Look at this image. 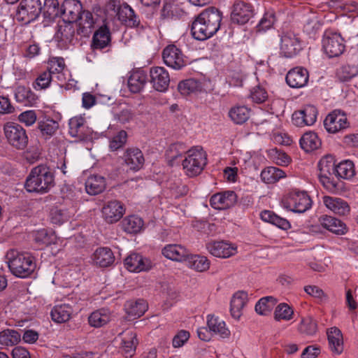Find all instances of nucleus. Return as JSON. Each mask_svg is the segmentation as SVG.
I'll use <instances>...</instances> for the list:
<instances>
[{
  "label": "nucleus",
  "mask_w": 358,
  "mask_h": 358,
  "mask_svg": "<svg viewBox=\"0 0 358 358\" xmlns=\"http://www.w3.org/2000/svg\"><path fill=\"white\" fill-rule=\"evenodd\" d=\"M222 13L215 7L203 10L192 24V34L198 41H205L214 36L220 28Z\"/></svg>",
  "instance_id": "nucleus-1"
},
{
  "label": "nucleus",
  "mask_w": 358,
  "mask_h": 358,
  "mask_svg": "<svg viewBox=\"0 0 358 358\" xmlns=\"http://www.w3.org/2000/svg\"><path fill=\"white\" fill-rule=\"evenodd\" d=\"M54 186V174L49 167L44 165L33 168L24 184L27 192L41 194L48 192Z\"/></svg>",
  "instance_id": "nucleus-2"
},
{
  "label": "nucleus",
  "mask_w": 358,
  "mask_h": 358,
  "mask_svg": "<svg viewBox=\"0 0 358 358\" xmlns=\"http://www.w3.org/2000/svg\"><path fill=\"white\" fill-rule=\"evenodd\" d=\"M6 258L10 271L19 278L29 276L36 266L34 258L29 253H20L11 250L7 253Z\"/></svg>",
  "instance_id": "nucleus-3"
},
{
  "label": "nucleus",
  "mask_w": 358,
  "mask_h": 358,
  "mask_svg": "<svg viewBox=\"0 0 358 358\" xmlns=\"http://www.w3.org/2000/svg\"><path fill=\"white\" fill-rule=\"evenodd\" d=\"M319 180L322 186L329 192L336 193L341 189L340 182L336 178V166L332 155L323 157L318 163Z\"/></svg>",
  "instance_id": "nucleus-4"
},
{
  "label": "nucleus",
  "mask_w": 358,
  "mask_h": 358,
  "mask_svg": "<svg viewBox=\"0 0 358 358\" xmlns=\"http://www.w3.org/2000/svg\"><path fill=\"white\" fill-rule=\"evenodd\" d=\"M207 164V155L201 147H194L186 152L182 160V168L189 177H194L201 173Z\"/></svg>",
  "instance_id": "nucleus-5"
},
{
  "label": "nucleus",
  "mask_w": 358,
  "mask_h": 358,
  "mask_svg": "<svg viewBox=\"0 0 358 358\" xmlns=\"http://www.w3.org/2000/svg\"><path fill=\"white\" fill-rule=\"evenodd\" d=\"M3 134L7 143L14 149L23 150L27 148L29 138L20 124L7 122L3 126Z\"/></svg>",
  "instance_id": "nucleus-6"
},
{
  "label": "nucleus",
  "mask_w": 358,
  "mask_h": 358,
  "mask_svg": "<svg viewBox=\"0 0 358 358\" xmlns=\"http://www.w3.org/2000/svg\"><path fill=\"white\" fill-rule=\"evenodd\" d=\"M41 10L40 0H21L16 10L15 17L17 21L27 24L38 17Z\"/></svg>",
  "instance_id": "nucleus-7"
},
{
  "label": "nucleus",
  "mask_w": 358,
  "mask_h": 358,
  "mask_svg": "<svg viewBox=\"0 0 358 358\" xmlns=\"http://www.w3.org/2000/svg\"><path fill=\"white\" fill-rule=\"evenodd\" d=\"M311 206L312 201L308 194L296 189L289 192L284 201L286 208L298 213H305Z\"/></svg>",
  "instance_id": "nucleus-8"
},
{
  "label": "nucleus",
  "mask_w": 358,
  "mask_h": 358,
  "mask_svg": "<svg viewBox=\"0 0 358 358\" xmlns=\"http://www.w3.org/2000/svg\"><path fill=\"white\" fill-rule=\"evenodd\" d=\"M280 55L287 58L297 55L302 50L300 38L293 31H282L280 35Z\"/></svg>",
  "instance_id": "nucleus-9"
},
{
  "label": "nucleus",
  "mask_w": 358,
  "mask_h": 358,
  "mask_svg": "<svg viewBox=\"0 0 358 358\" xmlns=\"http://www.w3.org/2000/svg\"><path fill=\"white\" fill-rule=\"evenodd\" d=\"M345 45L341 36L331 30L324 33L322 48L329 57H336L342 55L345 50Z\"/></svg>",
  "instance_id": "nucleus-10"
},
{
  "label": "nucleus",
  "mask_w": 358,
  "mask_h": 358,
  "mask_svg": "<svg viewBox=\"0 0 358 358\" xmlns=\"http://www.w3.org/2000/svg\"><path fill=\"white\" fill-rule=\"evenodd\" d=\"M55 39L61 49H67L69 45L75 44L78 39L76 37V27L73 23L62 21L57 26Z\"/></svg>",
  "instance_id": "nucleus-11"
},
{
  "label": "nucleus",
  "mask_w": 358,
  "mask_h": 358,
  "mask_svg": "<svg viewBox=\"0 0 358 358\" xmlns=\"http://www.w3.org/2000/svg\"><path fill=\"white\" fill-rule=\"evenodd\" d=\"M350 124L346 114L341 110H334L329 113L324 120V127L330 134H336L348 128Z\"/></svg>",
  "instance_id": "nucleus-12"
},
{
  "label": "nucleus",
  "mask_w": 358,
  "mask_h": 358,
  "mask_svg": "<svg viewBox=\"0 0 358 358\" xmlns=\"http://www.w3.org/2000/svg\"><path fill=\"white\" fill-rule=\"evenodd\" d=\"M164 64L175 70H180L187 65L186 57L175 45L166 46L162 52Z\"/></svg>",
  "instance_id": "nucleus-13"
},
{
  "label": "nucleus",
  "mask_w": 358,
  "mask_h": 358,
  "mask_svg": "<svg viewBox=\"0 0 358 358\" xmlns=\"http://www.w3.org/2000/svg\"><path fill=\"white\" fill-rule=\"evenodd\" d=\"M255 11L251 4L238 1L234 3L231 13V20L234 24H245L254 16Z\"/></svg>",
  "instance_id": "nucleus-14"
},
{
  "label": "nucleus",
  "mask_w": 358,
  "mask_h": 358,
  "mask_svg": "<svg viewBox=\"0 0 358 358\" xmlns=\"http://www.w3.org/2000/svg\"><path fill=\"white\" fill-rule=\"evenodd\" d=\"M118 20L127 27L144 29L145 24H141L134 10L127 3L120 6L117 10Z\"/></svg>",
  "instance_id": "nucleus-15"
},
{
  "label": "nucleus",
  "mask_w": 358,
  "mask_h": 358,
  "mask_svg": "<svg viewBox=\"0 0 358 358\" xmlns=\"http://www.w3.org/2000/svg\"><path fill=\"white\" fill-rule=\"evenodd\" d=\"M237 195L234 191H224L213 194L210 199V205L217 210H225L235 205Z\"/></svg>",
  "instance_id": "nucleus-16"
},
{
  "label": "nucleus",
  "mask_w": 358,
  "mask_h": 358,
  "mask_svg": "<svg viewBox=\"0 0 358 358\" xmlns=\"http://www.w3.org/2000/svg\"><path fill=\"white\" fill-rule=\"evenodd\" d=\"M150 83L153 88L159 92L168 90L170 83V76L168 71L161 66H155L150 71Z\"/></svg>",
  "instance_id": "nucleus-17"
},
{
  "label": "nucleus",
  "mask_w": 358,
  "mask_h": 358,
  "mask_svg": "<svg viewBox=\"0 0 358 358\" xmlns=\"http://www.w3.org/2000/svg\"><path fill=\"white\" fill-rule=\"evenodd\" d=\"M83 11L78 0H64L61 6V16L64 22L74 23Z\"/></svg>",
  "instance_id": "nucleus-18"
},
{
  "label": "nucleus",
  "mask_w": 358,
  "mask_h": 358,
  "mask_svg": "<svg viewBox=\"0 0 358 358\" xmlns=\"http://www.w3.org/2000/svg\"><path fill=\"white\" fill-rule=\"evenodd\" d=\"M124 266L130 272L139 273L149 271L152 267V263L139 254L132 253L124 259Z\"/></svg>",
  "instance_id": "nucleus-19"
},
{
  "label": "nucleus",
  "mask_w": 358,
  "mask_h": 358,
  "mask_svg": "<svg viewBox=\"0 0 358 358\" xmlns=\"http://www.w3.org/2000/svg\"><path fill=\"white\" fill-rule=\"evenodd\" d=\"M285 79L289 87L301 88L307 85L309 73L307 69L303 67H295L288 71Z\"/></svg>",
  "instance_id": "nucleus-20"
},
{
  "label": "nucleus",
  "mask_w": 358,
  "mask_h": 358,
  "mask_svg": "<svg viewBox=\"0 0 358 358\" xmlns=\"http://www.w3.org/2000/svg\"><path fill=\"white\" fill-rule=\"evenodd\" d=\"M206 248L211 255L220 258H228L236 252V247L226 241L209 243Z\"/></svg>",
  "instance_id": "nucleus-21"
},
{
  "label": "nucleus",
  "mask_w": 358,
  "mask_h": 358,
  "mask_svg": "<svg viewBox=\"0 0 358 358\" xmlns=\"http://www.w3.org/2000/svg\"><path fill=\"white\" fill-rule=\"evenodd\" d=\"M124 213L123 206L116 200L108 201L102 208L103 217L108 223L117 222L122 217Z\"/></svg>",
  "instance_id": "nucleus-22"
},
{
  "label": "nucleus",
  "mask_w": 358,
  "mask_h": 358,
  "mask_svg": "<svg viewBox=\"0 0 358 358\" xmlns=\"http://www.w3.org/2000/svg\"><path fill=\"white\" fill-rule=\"evenodd\" d=\"M125 164L132 171L140 170L145 162L141 150L137 148H130L126 150L123 155Z\"/></svg>",
  "instance_id": "nucleus-23"
},
{
  "label": "nucleus",
  "mask_w": 358,
  "mask_h": 358,
  "mask_svg": "<svg viewBox=\"0 0 358 358\" xmlns=\"http://www.w3.org/2000/svg\"><path fill=\"white\" fill-rule=\"evenodd\" d=\"M322 201L324 206L334 214L345 216L350 213V208L348 203L341 198L324 196L322 197Z\"/></svg>",
  "instance_id": "nucleus-24"
},
{
  "label": "nucleus",
  "mask_w": 358,
  "mask_h": 358,
  "mask_svg": "<svg viewBox=\"0 0 358 358\" xmlns=\"http://www.w3.org/2000/svg\"><path fill=\"white\" fill-rule=\"evenodd\" d=\"M148 306L143 299L128 301L124 305V310L128 320H134L141 317L148 310Z\"/></svg>",
  "instance_id": "nucleus-25"
},
{
  "label": "nucleus",
  "mask_w": 358,
  "mask_h": 358,
  "mask_svg": "<svg viewBox=\"0 0 358 358\" xmlns=\"http://www.w3.org/2000/svg\"><path fill=\"white\" fill-rule=\"evenodd\" d=\"M121 337V350L125 357H131L136 351L138 344L136 334L133 331H127L120 334Z\"/></svg>",
  "instance_id": "nucleus-26"
},
{
  "label": "nucleus",
  "mask_w": 358,
  "mask_h": 358,
  "mask_svg": "<svg viewBox=\"0 0 358 358\" xmlns=\"http://www.w3.org/2000/svg\"><path fill=\"white\" fill-rule=\"evenodd\" d=\"M188 252L185 247L179 244L166 245L162 250V255L166 258L176 262H185Z\"/></svg>",
  "instance_id": "nucleus-27"
},
{
  "label": "nucleus",
  "mask_w": 358,
  "mask_h": 358,
  "mask_svg": "<svg viewBox=\"0 0 358 358\" xmlns=\"http://www.w3.org/2000/svg\"><path fill=\"white\" fill-rule=\"evenodd\" d=\"M110 43V33L106 26L101 27L97 29L92 37L91 47L94 50H101L107 48Z\"/></svg>",
  "instance_id": "nucleus-28"
},
{
  "label": "nucleus",
  "mask_w": 358,
  "mask_h": 358,
  "mask_svg": "<svg viewBox=\"0 0 358 358\" xmlns=\"http://www.w3.org/2000/svg\"><path fill=\"white\" fill-rule=\"evenodd\" d=\"M76 22L78 23L77 34L88 36L92 31L95 20L91 12L83 10Z\"/></svg>",
  "instance_id": "nucleus-29"
},
{
  "label": "nucleus",
  "mask_w": 358,
  "mask_h": 358,
  "mask_svg": "<svg viewBox=\"0 0 358 358\" xmlns=\"http://www.w3.org/2000/svg\"><path fill=\"white\" fill-rule=\"evenodd\" d=\"M147 80V74L143 70L134 71L129 77L128 87L133 93L140 92L145 85Z\"/></svg>",
  "instance_id": "nucleus-30"
},
{
  "label": "nucleus",
  "mask_w": 358,
  "mask_h": 358,
  "mask_svg": "<svg viewBox=\"0 0 358 358\" xmlns=\"http://www.w3.org/2000/svg\"><path fill=\"white\" fill-rule=\"evenodd\" d=\"M320 223L326 229L338 235L345 234L347 231L345 223L331 216L325 215L321 217Z\"/></svg>",
  "instance_id": "nucleus-31"
},
{
  "label": "nucleus",
  "mask_w": 358,
  "mask_h": 358,
  "mask_svg": "<svg viewBox=\"0 0 358 358\" xmlns=\"http://www.w3.org/2000/svg\"><path fill=\"white\" fill-rule=\"evenodd\" d=\"M329 345L331 350L340 355L343 350V335L339 329L336 327H331L327 331Z\"/></svg>",
  "instance_id": "nucleus-32"
},
{
  "label": "nucleus",
  "mask_w": 358,
  "mask_h": 358,
  "mask_svg": "<svg viewBox=\"0 0 358 358\" xmlns=\"http://www.w3.org/2000/svg\"><path fill=\"white\" fill-rule=\"evenodd\" d=\"M248 301V294L240 291L235 293L231 300V314L235 319H239L242 315V310Z\"/></svg>",
  "instance_id": "nucleus-33"
},
{
  "label": "nucleus",
  "mask_w": 358,
  "mask_h": 358,
  "mask_svg": "<svg viewBox=\"0 0 358 358\" xmlns=\"http://www.w3.org/2000/svg\"><path fill=\"white\" fill-rule=\"evenodd\" d=\"M111 320V313L108 309L101 308L92 312L88 317L91 327L100 328L107 324Z\"/></svg>",
  "instance_id": "nucleus-34"
},
{
  "label": "nucleus",
  "mask_w": 358,
  "mask_h": 358,
  "mask_svg": "<svg viewBox=\"0 0 358 358\" xmlns=\"http://www.w3.org/2000/svg\"><path fill=\"white\" fill-rule=\"evenodd\" d=\"M41 13L47 22H52L61 16V6L59 7L58 0H45Z\"/></svg>",
  "instance_id": "nucleus-35"
},
{
  "label": "nucleus",
  "mask_w": 358,
  "mask_h": 358,
  "mask_svg": "<svg viewBox=\"0 0 358 358\" xmlns=\"http://www.w3.org/2000/svg\"><path fill=\"white\" fill-rule=\"evenodd\" d=\"M106 188V181L103 176L92 175L88 177L85 182L86 192L91 195H96Z\"/></svg>",
  "instance_id": "nucleus-36"
},
{
  "label": "nucleus",
  "mask_w": 358,
  "mask_h": 358,
  "mask_svg": "<svg viewBox=\"0 0 358 358\" xmlns=\"http://www.w3.org/2000/svg\"><path fill=\"white\" fill-rule=\"evenodd\" d=\"M93 260L96 265L107 267L114 262L115 257L110 248H100L94 252Z\"/></svg>",
  "instance_id": "nucleus-37"
},
{
  "label": "nucleus",
  "mask_w": 358,
  "mask_h": 358,
  "mask_svg": "<svg viewBox=\"0 0 358 358\" xmlns=\"http://www.w3.org/2000/svg\"><path fill=\"white\" fill-rule=\"evenodd\" d=\"M73 313V308L68 304L55 306L51 310L50 315L53 321L63 323L69 320Z\"/></svg>",
  "instance_id": "nucleus-38"
},
{
  "label": "nucleus",
  "mask_w": 358,
  "mask_h": 358,
  "mask_svg": "<svg viewBox=\"0 0 358 358\" xmlns=\"http://www.w3.org/2000/svg\"><path fill=\"white\" fill-rule=\"evenodd\" d=\"M260 217L264 222L271 223L281 229L287 230L291 227L287 220L278 216L273 211L264 210L261 213Z\"/></svg>",
  "instance_id": "nucleus-39"
},
{
  "label": "nucleus",
  "mask_w": 358,
  "mask_h": 358,
  "mask_svg": "<svg viewBox=\"0 0 358 358\" xmlns=\"http://www.w3.org/2000/svg\"><path fill=\"white\" fill-rule=\"evenodd\" d=\"M207 325L210 331L223 338H228L230 335V331L226 327L225 322L217 317L208 315Z\"/></svg>",
  "instance_id": "nucleus-40"
},
{
  "label": "nucleus",
  "mask_w": 358,
  "mask_h": 358,
  "mask_svg": "<svg viewBox=\"0 0 358 358\" xmlns=\"http://www.w3.org/2000/svg\"><path fill=\"white\" fill-rule=\"evenodd\" d=\"M122 229L128 234H136L139 232L143 226L142 219L136 215H131L124 217L121 222Z\"/></svg>",
  "instance_id": "nucleus-41"
},
{
  "label": "nucleus",
  "mask_w": 358,
  "mask_h": 358,
  "mask_svg": "<svg viewBox=\"0 0 358 358\" xmlns=\"http://www.w3.org/2000/svg\"><path fill=\"white\" fill-rule=\"evenodd\" d=\"M299 143L303 150L306 152H310L320 146L321 141L315 133L310 131L302 136Z\"/></svg>",
  "instance_id": "nucleus-42"
},
{
  "label": "nucleus",
  "mask_w": 358,
  "mask_h": 358,
  "mask_svg": "<svg viewBox=\"0 0 358 358\" xmlns=\"http://www.w3.org/2000/svg\"><path fill=\"white\" fill-rule=\"evenodd\" d=\"M187 265L197 271L203 272L209 268L210 262L204 256L198 255H189L188 253L187 257L185 259Z\"/></svg>",
  "instance_id": "nucleus-43"
},
{
  "label": "nucleus",
  "mask_w": 358,
  "mask_h": 358,
  "mask_svg": "<svg viewBox=\"0 0 358 358\" xmlns=\"http://www.w3.org/2000/svg\"><path fill=\"white\" fill-rule=\"evenodd\" d=\"M37 129L45 139L52 136L59 129V123L52 119H46L39 121Z\"/></svg>",
  "instance_id": "nucleus-44"
},
{
  "label": "nucleus",
  "mask_w": 358,
  "mask_h": 358,
  "mask_svg": "<svg viewBox=\"0 0 358 358\" xmlns=\"http://www.w3.org/2000/svg\"><path fill=\"white\" fill-rule=\"evenodd\" d=\"M85 120L82 117H73L69 120V134L73 137L83 138L85 134Z\"/></svg>",
  "instance_id": "nucleus-45"
},
{
  "label": "nucleus",
  "mask_w": 358,
  "mask_h": 358,
  "mask_svg": "<svg viewBox=\"0 0 358 358\" xmlns=\"http://www.w3.org/2000/svg\"><path fill=\"white\" fill-rule=\"evenodd\" d=\"M229 115L235 123L243 124L248 120L250 110L245 106H236L231 108Z\"/></svg>",
  "instance_id": "nucleus-46"
},
{
  "label": "nucleus",
  "mask_w": 358,
  "mask_h": 358,
  "mask_svg": "<svg viewBox=\"0 0 358 358\" xmlns=\"http://www.w3.org/2000/svg\"><path fill=\"white\" fill-rule=\"evenodd\" d=\"M285 177V172L274 166L264 169L261 173L262 180L268 184L274 183Z\"/></svg>",
  "instance_id": "nucleus-47"
},
{
  "label": "nucleus",
  "mask_w": 358,
  "mask_h": 358,
  "mask_svg": "<svg viewBox=\"0 0 358 358\" xmlns=\"http://www.w3.org/2000/svg\"><path fill=\"white\" fill-rule=\"evenodd\" d=\"M178 89L180 94L187 95L191 93L201 92L203 90V85L197 80L187 79L179 83Z\"/></svg>",
  "instance_id": "nucleus-48"
},
{
  "label": "nucleus",
  "mask_w": 358,
  "mask_h": 358,
  "mask_svg": "<svg viewBox=\"0 0 358 358\" xmlns=\"http://www.w3.org/2000/svg\"><path fill=\"white\" fill-rule=\"evenodd\" d=\"M358 75V64H345L337 69L336 76L341 82H348Z\"/></svg>",
  "instance_id": "nucleus-49"
},
{
  "label": "nucleus",
  "mask_w": 358,
  "mask_h": 358,
  "mask_svg": "<svg viewBox=\"0 0 358 358\" xmlns=\"http://www.w3.org/2000/svg\"><path fill=\"white\" fill-rule=\"evenodd\" d=\"M277 300L271 296L260 299L255 305V311L261 315H266L276 304Z\"/></svg>",
  "instance_id": "nucleus-50"
},
{
  "label": "nucleus",
  "mask_w": 358,
  "mask_h": 358,
  "mask_svg": "<svg viewBox=\"0 0 358 358\" xmlns=\"http://www.w3.org/2000/svg\"><path fill=\"white\" fill-rule=\"evenodd\" d=\"M355 176L354 164L350 160H344L336 166V178L350 179Z\"/></svg>",
  "instance_id": "nucleus-51"
},
{
  "label": "nucleus",
  "mask_w": 358,
  "mask_h": 358,
  "mask_svg": "<svg viewBox=\"0 0 358 358\" xmlns=\"http://www.w3.org/2000/svg\"><path fill=\"white\" fill-rule=\"evenodd\" d=\"M21 340L20 334L13 329H6L0 332V344L12 346L17 344Z\"/></svg>",
  "instance_id": "nucleus-52"
},
{
  "label": "nucleus",
  "mask_w": 358,
  "mask_h": 358,
  "mask_svg": "<svg viewBox=\"0 0 358 358\" xmlns=\"http://www.w3.org/2000/svg\"><path fill=\"white\" fill-rule=\"evenodd\" d=\"M33 238L36 243L44 245L55 243L56 241V236L55 233L48 232L45 229L34 232Z\"/></svg>",
  "instance_id": "nucleus-53"
},
{
  "label": "nucleus",
  "mask_w": 358,
  "mask_h": 358,
  "mask_svg": "<svg viewBox=\"0 0 358 358\" xmlns=\"http://www.w3.org/2000/svg\"><path fill=\"white\" fill-rule=\"evenodd\" d=\"M15 97L17 102L24 105L31 103L32 101L36 99V95L31 90L24 86H19L15 89Z\"/></svg>",
  "instance_id": "nucleus-54"
},
{
  "label": "nucleus",
  "mask_w": 358,
  "mask_h": 358,
  "mask_svg": "<svg viewBox=\"0 0 358 358\" xmlns=\"http://www.w3.org/2000/svg\"><path fill=\"white\" fill-rule=\"evenodd\" d=\"M64 66L65 63L63 58H52L48 62V71L50 72L54 78L56 77L58 80H62L63 75L61 74V73L63 71Z\"/></svg>",
  "instance_id": "nucleus-55"
},
{
  "label": "nucleus",
  "mask_w": 358,
  "mask_h": 358,
  "mask_svg": "<svg viewBox=\"0 0 358 358\" xmlns=\"http://www.w3.org/2000/svg\"><path fill=\"white\" fill-rule=\"evenodd\" d=\"M293 314V310L287 303H282L275 308L274 317L277 321L281 320L288 321L292 318Z\"/></svg>",
  "instance_id": "nucleus-56"
},
{
  "label": "nucleus",
  "mask_w": 358,
  "mask_h": 358,
  "mask_svg": "<svg viewBox=\"0 0 358 358\" xmlns=\"http://www.w3.org/2000/svg\"><path fill=\"white\" fill-rule=\"evenodd\" d=\"M127 134L125 131L121 130L117 132L110 141L109 148L111 151H116L122 148L127 143Z\"/></svg>",
  "instance_id": "nucleus-57"
},
{
  "label": "nucleus",
  "mask_w": 358,
  "mask_h": 358,
  "mask_svg": "<svg viewBox=\"0 0 358 358\" xmlns=\"http://www.w3.org/2000/svg\"><path fill=\"white\" fill-rule=\"evenodd\" d=\"M317 329V323L311 317L302 318L299 327V331L307 335H313L316 333Z\"/></svg>",
  "instance_id": "nucleus-58"
},
{
  "label": "nucleus",
  "mask_w": 358,
  "mask_h": 358,
  "mask_svg": "<svg viewBox=\"0 0 358 358\" xmlns=\"http://www.w3.org/2000/svg\"><path fill=\"white\" fill-rule=\"evenodd\" d=\"M306 126L313 125L317 119V110L313 105H307L301 110Z\"/></svg>",
  "instance_id": "nucleus-59"
},
{
  "label": "nucleus",
  "mask_w": 358,
  "mask_h": 358,
  "mask_svg": "<svg viewBox=\"0 0 358 358\" xmlns=\"http://www.w3.org/2000/svg\"><path fill=\"white\" fill-rule=\"evenodd\" d=\"M71 214L66 209H55L51 212L52 222L56 224H61L69 220Z\"/></svg>",
  "instance_id": "nucleus-60"
},
{
  "label": "nucleus",
  "mask_w": 358,
  "mask_h": 358,
  "mask_svg": "<svg viewBox=\"0 0 358 358\" xmlns=\"http://www.w3.org/2000/svg\"><path fill=\"white\" fill-rule=\"evenodd\" d=\"M186 149L182 143L172 144L166 152L168 158L171 161L176 160L183 153L186 154Z\"/></svg>",
  "instance_id": "nucleus-61"
},
{
  "label": "nucleus",
  "mask_w": 358,
  "mask_h": 358,
  "mask_svg": "<svg viewBox=\"0 0 358 358\" xmlns=\"http://www.w3.org/2000/svg\"><path fill=\"white\" fill-rule=\"evenodd\" d=\"M275 20V17L273 11L265 13L257 25L259 31H266L268 29L274 24Z\"/></svg>",
  "instance_id": "nucleus-62"
},
{
  "label": "nucleus",
  "mask_w": 358,
  "mask_h": 358,
  "mask_svg": "<svg viewBox=\"0 0 358 358\" xmlns=\"http://www.w3.org/2000/svg\"><path fill=\"white\" fill-rule=\"evenodd\" d=\"M54 77L48 71L41 73L36 80L34 88L42 90L47 88Z\"/></svg>",
  "instance_id": "nucleus-63"
},
{
  "label": "nucleus",
  "mask_w": 358,
  "mask_h": 358,
  "mask_svg": "<svg viewBox=\"0 0 358 358\" xmlns=\"http://www.w3.org/2000/svg\"><path fill=\"white\" fill-rule=\"evenodd\" d=\"M36 113L33 110H26L18 115V120L27 127L33 125L36 122Z\"/></svg>",
  "instance_id": "nucleus-64"
}]
</instances>
